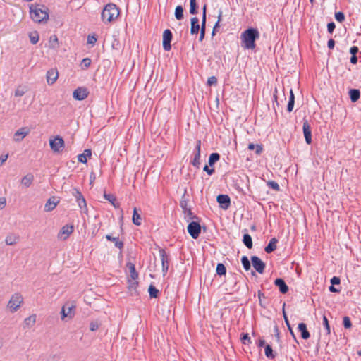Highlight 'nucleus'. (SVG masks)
<instances>
[{
  "instance_id": "obj_1",
  "label": "nucleus",
  "mask_w": 361,
  "mask_h": 361,
  "mask_svg": "<svg viewBox=\"0 0 361 361\" xmlns=\"http://www.w3.org/2000/svg\"><path fill=\"white\" fill-rule=\"evenodd\" d=\"M31 19L37 23H45L49 20V9L44 5L30 4L29 6Z\"/></svg>"
},
{
  "instance_id": "obj_2",
  "label": "nucleus",
  "mask_w": 361,
  "mask_h": 361,
  "mask_svg": "<svg viewBox=\"0 0 361 361\" xmlns=\"http://www.w3.org/2000/svg\"><path fill=\"white\" fill-rule=\"evenodd\" d=\"M259 32L256 29L250 28V57L252 56L254 60L258 62L262 58V49L255 41L259 39Z\"/></svg>"
},
{
  "instance_id": "obj_3",
  "label": "nucleus",
  "mask_w": 361,
  "mask_h": 361,
  "mask_svg": "<svg viewBox=\"0 0 361 361\" xmlns=\"http://www.w3.org/2000/svg\"><path fill=\"white\" fill-rule=\"evenodd\" d=\"M119 16V10L114 4H108L102 12V19L104 23H111Z\"/></svg>"
},
{
  "instance_id": "obj_4",
  "label": "nucleus",
  "mask_w": 361,
  "mask_h": 361,
  "mask_svg": "<svg viewBox=\"0 0 361 361\" xmlns=\"http://www.w3.org/2000/svg\"><path fill=\"white\" fill-rule=\"evenodd\" d=\"M23 303V298L21 294L15 293L11 297L7 304V307L11 313H14L20 307Z\"/></svg>"
},
{
  "instance_id": "obj_5",
  "label": "nucleus",
  "mask_w": 361,
  "mask_h": 361,
  "mask_svg": "<svg viewBox=\"0 0 361 361\" xmlns=\"http://www.w3.org/2000/svg\"><path fill=\"white\" fill-rule=\"evenodd\" d=\"M75 305L72 302H67L61 308V319L65 320L66 318L72 319L75 315Z\"/></svg>"
},
{
  "instance_id": "obj_6",
  "label": "nucleus",
  "mask_w": 361,
  "mask_h": 361,
  "mask_svg": "<svg viewBox=\"0 0 361 361\" xmlns=\"http://www.w3.org/2000/svg\"><path fill=\"white\" fill-rule=\"evenodd\" d=\"M49 145L53 152H61L65 147V143L63 139L58 135L49 140Z\"/></svg>"
},
{
  "instance_id": "obj_7",
  "label": "nucleus",
  "mask_w": 361,
  "mask_h": 361,
  "mask_svg": "<svg viewBox=\"0 0 361 361\" xmlns=\"http://www.w3.org/2000/svg\"><path fill=\"white\" fill-rule=\"evenodd\" d=\"M188 231L194 239H197L200 233L201 227L199 223L192 221L188 226Z\"/></svg>"
},
{
  "instance_id": "obj_8",
  "label": "nucleus",
  "mask_w": 361,
  "mask_h": 361,
  "mask_svg": "<svg viewBox=\"0 0 361 361\" xmlns=\"http://www.w3.org/2000/svg\"><path fill=\"white\" fill-rule=\"evenodd\" d=\"M74 227L70 225L63 226L58 233V238L61 240H66L69 235L73 232Z\"/></svg>"
},
{
  "instance_id": "obj_9",
  "label": "nucleus",
  "mask_w": 361,
  "mask_h": 361,
  "mask_svg": "<svg viewBox=\"0 0 361 361\" xmlns=\"http://www.w3.org/2000/svg\"><path fill=\"white\" fill-rule=\"evenodd\" d=\"M200 150L201 140H198L194 152V158L191 161V164L197 169L200 168Z\"/></svg>"
},
{
  "instance_id": "obj_10",
  "label": "nucleus",
  "mask_w": 361,
  "mask_h": 361,
  "mask_svg": "<svg viewBox=\"0 0 361 361\" xmlns=\"http://www.w3.org/2000/svg\"><path fill=\"white\" fill-rule=\"evenodd\" d=\"M89 92L85 87H78L73 93V98L76 100H83L87 97Z\"/></svg>"
},
{
  "instance_id": "obj_11",
  "label": "nucleus",
  "mask_w": 361,
  "mask_h": 361,
  "mask_svg": "<svg viewBox=\"0 0 361 361\" xmlns=\"http://www.w3.org/2000/svg\"><path fill=\"white\" fill-rule=\"evenodd\" d=\"M159 255L161 257V264H162V271L164 274H165L169 269V257L166 254L164 250L161 249L159 250Z\"/></svg>"
},
{
  "instance_id": "obj_12",
  "label": "nucleus",
  "mask_w": 361,
  "mask_h": 361,
  "mask_svg": "<svg viewBox=\"0 0 361 361\" xmlns=\"http://www.w3.org/2000/svg\"><path fill=\"white\" fill-rule=\"evenodd\" d=\"M172 39V33L169 30H164L163 33V47L164 50L169 51L171 49V42Z\"/></svg>"
},
{
  "instance_id": "obj_13",
  "label": "nucleus",
  "mask_w": 361,
  "mask_h": 361,
  "mask_svg": "<svg viewBox=\"0 0 361 361\" xmlns=\"http://www.w3.org/2000/svg\"><path fill=\"white\" fill-rule=\"evenodd\" d=\"M302 130H303L304 137H305L306 142L309 145L311 144V142H312L311 127L307 120H304V121H303Z\"/></svg>"
},
{
  "instance_id": "obj_14",
  "label": "nucleus",
  "mask_w": 361,
  "mask_h": 361,
  "mask_svg": "<svg viewBox=\"0 0 361 361\" xmlns=\"http://www.w3.org/2000/svg\"><path fill=\"white\" fill-rule=\"evenodd\" d=\"M251 261L253 267L260 274L264 272L265 264L257 257L253 256L251 257Z\"/></svg>"
},
{
  "instance_id": "obj_15",
  "label": "nucleus",
  "mask_w": 361,
  "mask_h": 361,
  "mask_svg": "<svg viewBox=\"0 0 361 361\" xmlns=\"http://www.w3.org/2000/svg\"><path fill=\"white\" fill-rule=\"evenodd\" d=\"M47 82L49 85H53L59 78L57 69H49L46 75Z\"/></svg>"
},
{
  "instance_id": "obj_16",
  "label": "nucleus",
  "mask_w": 361,
  "mask_h": 361,
  "mask_svg": "<svg viewBox=\"0 0 361 361\" xmlns=\"http://www.w3.org/2000/svg\"><path fill=\"white\" fill-rule=\"evenodd\" d=\"M217 202L220 207L224 209H227L231 204L230 197L227 195H218Z\"/></svg>"
},
{
  "instance_id": "obj_17",
  "label": "nucleus",
  "mask_w": 361,
  "mask_h": 361,
  "mask_svg": "<svg viewBox=\"0 0 361 361\" xmlns=\"http://www.w3.org/2000/svg\"><path fill=\"white\" fill-rule=\"evenodd\" d=\"M59 201L56 200V197H53L49 198L44 205V210L46 212L52 211L58 204Z\"/></svg>"
},
{
  "instance_id": "obj_18",
  "label": "nucleus",
  "mask_w": 361,
  "mask_h": 361,
  "mask_svg": "<svg viewBox=\"0 0 361 361\" xmlns=\"http://www.w3.org/2000/svg\"><path fill=\"white\" fill-rule=\"evenodd\" d=\"M27 134L28 130H27L25 128H21L15 133L14 140L16 142H19L21 140H23Z\"/></svg>"
},
{
  "instance_id": "obj_19",
  "label": "nucleus",
  "mask_w": 361,
  "mask_h": 361,
  "mask_svg": "<svg viewBox=\"0 0 361 361\" xmlns=\"http://www.w3.org/2000/svg\"><path fill=\"white\" fill-rule=\"evenodd\" d=\"M298 331L301 333V337L303 339H308L310 336L309 331H307V326L304 323H300L298 324Z\"/></svg>"
},
{
  "instance_id": "obj_20",
  "label": "nucleus",
  "mask_w": 361,
  "mask_h": 361,
  "mask_svg": "<svg viewBox=\"0 0 361 361\" xmlns=\"http://www.w3.org/2000/svg\"><path fill=\"white\" fill-rule=\"evenodd\" d=\"M36 322V315L32 314L31 316L25 318L23 322V328H30L34 326Z\"/></svg>"
},
{
  "instance_id": "obj_21",
  "label": "nucleus",
  "mask_w": 361,
  "mask_h": 361,
  "mask_svg": "<svg viewBox=\"0 0 361 361\" xmlns=\"http://www.w3.org/2000/svg\"><path fill=\"white\" fill-rule=\"evenodd\" d=\"M200 30L199 19L197 17L191 18V29L190 32L192 35L197 34Z\"/></svg>"
},
{
  "instance_id": "obj_22",
  "label": "nucleus",
  "mask_w": 361,
  "mask_h": 361,
  "mask_svg": "<svg viewBox=\"0 0 361 361\" xmlns=\"http://www.w3.org/2000/svg\"><path fill=\"white\" fill-rule=\"evenodd\" d=\"M274 283L279 287L282 293H286L288 292V288L282 279H276Z\"/></svg>"
},
{
  "instance_id": "obj_23",
  "label": "nucleus",
  "mask_w": 361,
  "mask_h": 361,
  "mask_svg": "<svg viewBox=\"0 0 361 361\" xmlns=\"http://www.w3.org/2000/svg\"><path fill=\"white\" fill-rule=\"evenodd\" d=\"M18 240H19L18 235L13 234V233H11L6 236L5 242H6V244L8 245H13L16 244Z\"/></svg>"
},
{
  "instance_id": "obj_24",
  "label": "nucleus",
  "mask_w": 361,
  "mask_h": 361,
  "mask_svg": "<svg viewBox=\"0 0 361 361\" xmlns=\"http://www.w3.org/2000/svg\"><path fill=\"white\" fill-rule=\"evenodd\" d=\"M34 176L31 173H28L21 179V183L26 188H28L32 183Z\"/></svg>"
},
{
  "instance_id": "obj_25",
  "label": "nucleus",
  "mask_w": 361,
  "mask_h": 361,
  "mask_svg": "<svg viewBox=\"0 0 361 361\" xmlns=\"http://www.w3.org/2000/svg\"><path fill=\"white\" fill-rule=\"evenodd\" d=\"M92 152L90 149H85L82 154L78 156V159L81 163H87V157H90Z\"/></svg>"
},
{
  "instance_id": "obj_26",
  "label": "nucleus",
  "mask_w": 361,
  "mask_h": 361,
  "mask_svg": "<svg viewBox=\"0 0 361 361\" xmlns=\"http://www.w3.org/2000/svg\"><path fill=\"white\" fill-rule=\"evenodd\" d=\"M127 267H128L129 271H130V276H129L128 279H137L138 274L135 270V265L133 263L130 262V263L127 264Z\"/></svg>"
},
{
  "instance_id": "obj_27",
  "label": "nucleus",
  "mask_w": 361,
  "mask_h": 361,
  "mask_svg": "<svg viewBox=\"0 0 361 361\" xmlns=\"http://www.w3.org/2000/svg\"><path fill=\"white\" fill-rule=\"evenodd\" d=\"M128 290L131 294H133L134 292L136 291L137 286L138 285V282L137 279H128Z\"/></svg>"
},
{
  "instance_id": "obj_28",
  "label": "nucleus",
  "mask_w": 361,
  "mask_h": 361,
  "mask_svg": "<svg viewBox=\"0 0 361 361\" xmlns=\"http://www.w3.org/2000/svg\"><path fill=\"white\" fill-rule=\"evenodd\" d=\"M277 240L276 238H271L268 245L265 247V251L267 253H270L276 250Z\"/></svg>"
},
{
  "instance_id": "obj_29",
  "label": "nucleus",
  "mask_w": 361,
  "mask_h": 361,
  "mask_svg": "<svg viewBox=\"0 0 361 361\" xmlns=\"http://www.w3.org/2000/svg\"><path fill=\"white\" fill-rule=\"evenodd\" d=\"M132 220L135 225H136V226L141 225L142 219H141L140 215L138 214L136 207H134V209H133V214Z\"/></svg>"
},
{
  "instance_id": "obj_30",
  "label": "nucleus",
  "mask_w": 361,
  "mask_h": 361,
  "mask_svg": "<svg viewBox=\"0 0 361 361\" xmlns=\"http://www.w3.org/2000/svg\"><path fill=\"white\" fill-rule=\"evenodd\" d=\"M104 197L106 200L110 202L114 207H119V204L117 202L116 198L114 195L104 193Z\"/></svg>"
},
{
  "instance_id": "obj_31",
  "label": "nucleus",
  "mask_w": 361,
  "mask_h": 361,
  "mask_svg": "<svg viewBox=\"0 0 361 361\" xmlns=\"http://www.w3.org/2000/svg\"><path fill=\"white\" fill-rule=\"evenodd\" d=\"M106 238L108 240L112 241L115 243V246L119 249H122L123 247V243L122 241H120L118 238L112 237L110 235H106Z\"/></svg>"
},
{
  "instance_id": "obj_32",
  "label": "nucleus",
  "mask_w": 361,
  "mask_h": 361,
  "mask_svg": "<svg viewBox=\"0 0 361 361\" xmlns=\"http://www.w3.org/2000/svg\"><path fill=\"white\" fill-rule=\"evenodd\" d=\"M349 95L353 102H357L360 98V91L356 89H352L349 91Z\"/></svg>"
},
{
  "instance_id": "obj_33",
  "label": "nucleus",
  "mask_w": 361,
  "mask_h": 361,
  "mask_svg": "<svg viewBox=\"0 0 361 361\" xmlns=\"http://www.w3.org/2000/svg\"><path fill=\"white\" fill-rule=\"evenodd\" d=\"M242 47L245 49H248V29L242 33Z\"/></svg>"
},
{
  "instance_id": "obj_34",
  "label": "nucleus",
  "mask_w": 361,
  "mask_h": 361,
  "mask_svg": "<svg viewBox=\"0 0 361 361\" xmlns=\"http://www.w3.org/2000/svg\"><path fill=\"white\" fill-rule=\"evenodd\" d=\"M220 159V155L218 153H212L209 157L208 164L210 166H212L216 161Z\"/></svg>"
},
{
  "instance_id": "obj_35",
  "label": "nucleus",
  "mask_w": 361,
  "mask_h": 361,
  "mask_svg": "<svg viewBox=\"0 0 361 361\" xmlns=\"http://www.w3.org/2000/svg\"><path fill=\"white\" fill-rule=\"evenodd\" d=\"M29 37L32 44H35L39 39V33L37 31L32 32L29 34Z\"/></svg>"
},
{
  "instance_id": "obj_36",
  "label": "nucleus",
  "mask_w": 361,
  "mask_h": 361,
  "mask_svg": "<svg viewBox=\"0 0 361 361\" xmlns=\"http://www.w3.org/2000/svg\"><path fill=\"white\" fill-rule=\"evenodd\" d=\"M175 16L177 20H180L183 18V8L182 6H178L175 10Z\"/></svg>"
},
{
  "instance_id": "obj_37",
  "label": "nucleus",
  "mask_w": 361,
  "mask_h": 361,
  "mask_svg": "<svg viewBox=\"0 0 361 361\" xmlns=\"http://www.w3.org/2000/svg\"><path fill=\"white\" fill-rule=\"evenodd\" d=\"M49 47L52 49L59 47L58 38L56 35H52L49 38Z\"/></svg>"
},
{
  "instance_id": "obj_38",
  "label": "nucleus",
  "mask_w": 361,
  "mask_h": 361,
  "mask_svg": "<svg viewBox=\"0 0 361 361\" xmlns=\"http://www.w3.org/2000/svg\"><path fill=\"white\" fill-rule=\"evenodd\" d=\"M76 201H77V202H78V204L79 207H80V209H85L84 212H85V213H87V204H86V200H85V199L84 198V197H80V198H78V199L76 200Z\"/></svg>"
},
{
  "instance_id": "obj_39",
  "label": "nucleus",
  "mask_w": 361,
  "mask_h": 361,
  "mask_svg": "<svg viewBox=\"0 0 361 361\" xmlns=\"http://www.w3.org/2000/svg\"><path fill=\"white\" fill-rule=\"evenodd\" d=\"M197 4L196 0H190V13L192 15H195L197 13Z\"/></svg>"
},
{
  "instance_id": "obj_40",
  "label": "nucleus",
  "mask_w": 361,
  "mask_h": 361,
  "mask_svg": "<svg viewBox=\"0 0 361 361\" xmlns=\"http://www.w3.org/2000/svg\"><path fill=\"white\" fill-rule=\"evenodd\" d=\"M148 290L151 298H156L158 297L159 290L153 285L149 286Z\"/></svg>"
},
{
  "instance_id": "obj_41",
  "label": "nucleus",
  "mask_w": 361,
  "mask_h": 361,
  "mask_svg": "<svg viewBox=\"0 0 361 361\" xmlns=\"http://www.w3.org/2000/svg\"><path fill=\"white\" fill-rule=\"evenodd\" d=\"M216 273L217 274L220 275V276H222V275H225L226 273V269L225 267V266L221 264V263H219L217 264V267H216Z\"/></svg>"
},
{
  "instance_id": "obj_42",
  "label": "nucleus",
  "mask_w": 361,
  "mask_h": 361,
  "mask_svg": "<svg viewBox=\"0 0 361 361\" xmlns=\"http://www.w3.org/2000/svg\"><path fill=\"white\" fill-rule=\"evenodd\" d=\"M250 150H255L257 154H259L262 153L263 148L261 145H255L253 144H250Z\"/></svg>"
},
{
  "instance_id": "obj_43",
  "label": "nucleus",
  "mask_w": 361,
  "mask_h": 361,
  "mask_svg": "<svg viewBox=\"0 0 361 361\" xmlns=\"http://www.w3.org/2000/svg\"><path fill=\"white\" fill-rule=\"evenodd\" d=\"M264 351L265 355L267 357L271 359L274 358L275 355H274L273 350L269 345H266Z\"/></svg>"
},
{
  "instance_id": "obj_44",
  "label": "nucleus",
  "mask_w": 361,
  "mask_h": 361,
  "mask_svg": "<svg viewBox=\"0 0 361 361\" xmlns=\"http://www.w3.org/2000/svg\"><path fill=\"white\" fill-rule=\"evenodd\" d=\"M180 207L183 209L185 214H187L188 215H191L192 214L190 209L188 208V207H187V202L185 200H182L180 201Z\"/></svg>"
},
{
  "instance_id": "obj_45",
  "label": "nucleus",
  "mask_w": 361,
  "mask_h": 361,
  "mask_svg": "<svg viewBox=\"0 0 361 361\" xmlns=\"http://www.w3.org/2000/svg\"><path fill=\"white\" fill-rule=\"evenodd\" d=\"M283 317H284L286 324V325H287V326H288V328L291 335L293 336V338H295V334H294V333H293V331L292 330V328H291V326H290V325L289 324L287 315H286V312H285L284 310H283Z\"/></svg>"
},
{
  "instance_id": "obj_46",
  "label": "nucleus",
  "mask_w": 361,
  "mask_h": 361,
  "mask_svg": "<svg viewBox=\"0 0 361 361\" xmlns=\"http://www.w3.org/2000/svg\"><path fill=\"white\" fill-rule=\"evenodd\" d=\"M323 324H324V326L325 329L326 331V334H329L330 332H331L330 326L329 324L328 319H327V318H326V317L325 315L323 316Z\"/></svg>"
},
{
  "instance_id": "obj_47",
  "label": "nucleus",
  "mask_w": 361,
  "mask_h": 361,
  "mask_svg": "<svg viewBox=\"0 0 361 361\" xmlns=\"http://www.w3.org/2000/svg\"><path fill=\"white\" fill-rule=\"evenodd\" d=\"M343 324L344 327L346 328V329H349L352 326L350 319V318L348 317H343Z\"/></svg>"
},
{
  "instance_id": "obj_48",
  "label": "nucleus",
  "mask_w": 361,
  "mask_h": 361,
  "mask_svg": "<svg viewBox=\"0 0 361 361\" xmlns=\"http://www.w3.org/2000/svg\"><path fill=\"white\" fill-rule=\"evenodd\" d=\"M335 18L337 21L342 23L345 20V16L342 12L335 13Z\"/></svg>"
},
{
  "instance_id": "obj_49",
  "label": "nucleus",
  "mask_w": 361,
  "mask_h": 361,
  "mask_svg": "<svg viewBox=\"0 0 361 361\" xmlns=\"http://www.w3.org/2000/svg\"><path fill=\"white\" fill-rule=\"evenodd\" d=\"M217 83V79L215 76H211L207 80V85L209 86L216 85Z\"/></svg>"
},
{
  "instance_id": "obj_50",
  "label": "nucleus",
  "mask_w": 361,
  "mask_h": 361,
  "mask_svg": "<svg viewBox=\"0 0 361 361\" xmlns=\"http://www.w3.org/2000/svg\"><path fill=\"white\" fill-rule=\"evenodd\" d=\"M267 185L272 189H274L276 191L279 190V185L277 183L274 181H269L267 183Z\"/></svg>"
},
{
  "instance_id": "obj_51",
  "label": "nucleus",
  "mask_w": 361,
  "mask_h": 361,
  "mask_svg": "<svg viewBox=\"0 0 361 361\" xmlns=\"http://www.w3.org/2000/svg\"><path fill=\"white\" fill-rule=\"evenodd\" d=\"M25 90H24V88L18 87L15 91V96L21 97L25 94Z\"/></svg>"
},
{
  "instance_id": "obj_52",
  "label": "nucleus",
  "mask_w": 361,
  "mask_h": 361,
  "mask_svg": "<svg viewBox=\"0 0 361 361\" xmlns=\"http://www.w3.org/2000/svg\"><path fill=\"white\" fill-rule=\"evenodd\" d=\"M242 264L245 271H248V258L247 256H243L241 259Z\"/></svg>"
},
{
  "instance_id": "obj_53",
  "label": "nucleus",
  "mask_w": 361,
  "mask_h": 361,
  "mask_svg": "<svg viewBox=\"0 0 361 361\" xmlns=\"http://www.w3.org/2000/svg\"><path fill=\"white\" fill-rule=\"evenodd\" d=\"M72 195L75 197L76 200L78 198H80V197H83L82 193L76 188L73 189Z\"/></svg>"
},
{
  "instance_id": "obj_54",
  "label": "nucleus",
  "mask_w": 361,
  "mask_h": 361,
  "mask_svg": "<svg viewBox=\"0 0 361 361\" xmlns=\"http://www.w3.org/2000/svg\"><path fill=\"white\" fill-rule=\"evenodd\" d=\"M99 324L97 322H92L90 325V329L92 331H94L99 329Z\"/></svg>"
},
{
  "instance_id": "obj_55",
  "label": "nucleus",
  "mask_w": 361,
  "mask_h": 361,
  "mask_svg": "<svg viewBox=\"0 0 361 361\" xmlns=\"http://www.w3.org/2000/svg\"><path fill=\"white\" fill-rule=\"evenodd\" d=\"M97 42V37L94 35H89L87 37V44H94Z\"/></svg>"
},
{
  "instance_id": "obj_56",
  "label": "nucleus",
  "mask_w": 361,
  "mask_h": 361,
  "mask_svg": "<svg viewBox=\"0 0 361 361\" xmlns=\"http://www.w3.org/2000/svg\"><path fill=\"white\" fill-rule=\"evenodd\" d=\"M90 64H91V60L89 58H85V59H82V61L81 62V66H82L85 68L89 67L90 66Z\"/></svg>"
},
{
  "instance_id": "obj_57",
  "label": "nucleus",
  "mask_w": 361,
  "mask_h": 361,
  "mask_svg": "<svg viewBox=\"0 0 361 361\" xmlns=\"http://www.w3.org/2000/svg\"><path fill=\"white\" fill-rule=\"evenodd\" d=\"M294 102H295V100L289 99V102H288V104L287 106V110L289 112L292 111L293 106H294Z\"/></svg>"
},
{
  "instance_id": "obj_58",
  "label": "nucleus",
  "mask_w": 361,
  "mask_h": 361,
  "mask_svg": "<svg viewBox=\"0 0 361 361\" xmlns=\"http://www.w3.org/2000/svg\"><path fill=\"white\" fill-rule=\"evenodd\" d=\"M203 170L210 176L212 175L215 171L214 169H210L207 165L204 166Z\"/></svg>"
},
{
  "instance_id": "obj_59",
  "label": "nucleus",
  "mask_w": 361,
  "mask_h": 361,
  "mask_svg": "<svg viewBox=\"0 0 361 361\" xmlns=\"http://www.w3.org/2000/svg\"><path fill=\"white\" fill-rule=\"evenodd\" d=\"M331 283L332 285H338V284L340 283V279L338 277L334 276L331 279Z\"/></svg>"
},
{
  "instance_id": "obj_60",
  "label": "nucleus",
  "mask_w": 361,
  "mask_h": 361,
  "mask_svg": "<svg viewBox=\"0 0 361 361\" xmlns=\"http://www.w3.org/2000/svg\"><path fill=\"white\" fill-rule=\"evenodd\" d=\"M6 204V200L5 197H0V209L5 207Z\"/></svg>"
},
{
  "instance_id": "obj_61",
  "label": "nucleus",
  "mask_w": 361,
  "mask_h": 361,
  "mask_svg": "<svg viewBox=\"0 0 361 361\" xmlns=\"http://www.w3.org/2000/svg\"><path fill=\"white\" fill-rule=\"evenodd\" d=\"M335 29V24L334 23H330L327 25L328 31L331 33Z\"/></svg>"
},
{
  "instance_id": "obj_62",
  "label": "nucleus",
  "mask_w": 361,
  "mask_h": 361,
  "mask_svg": "<svg viewBox=\"0 0 361 361\" xmlns=\"http://www.w3.org/2000/svg\"><path fill=\"white\" fill-rule=\"evenodd\" d=\"M241 341L243 344L245 343V341L248 339V334L247 333H243L241 335L240 337Z\"/></svg>"
},
{
  "instance_id": "obj_63",
  "label": "nucleus",
  "mask_w": 361,
  "mask_h": 361,
  "mask_svg": "<svg viewBox=\"0 0 361 361\" xmlns=\"http://www.w3.org/2000/svg\"><path fill=\"white\" fill-rule=\"evenodd\" d=\"M243 243L245 244V245L248 247V233H245L243 235Z\"/></svg>"
},
{
  "instance_id": "obj_64",
  "label": "nucleus",
  "mask_w": 361,
  "mask_h": 361,
  "mask_svg": "<svg viewBox=\"0 0 361 361\" xmlns=\"http://www.w3.org/2000/svg\"><path fill=\"white\" fill-rule=\"evenodd\" d=\"M358 51V48L357 47H352L350 49V52L352 55H355Z\"/></svg>"
}]
</instances>
